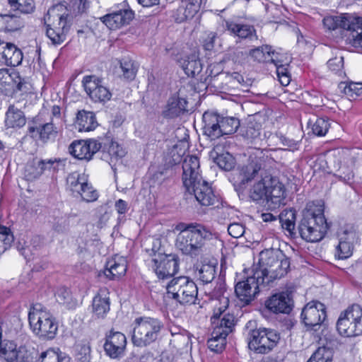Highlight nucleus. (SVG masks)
Wrapping results in <instances>:
<instances>
[{
	"mask_svg": "<svg viewBox=\"0 0 362 362\" xmlns=\"http://www.w3.org/2000/svg\"><path fill=\"white\" fill-rule=\"evenodd\" d=\"M269 176L263 175L260 165L251 163L240 169L233 185L239 196L246 193L255 202H266Z\"/></svg>",
	"mask_w": 362,
	"mask_h": 362,
	"instance_id": "obj_1",
	"label": "nucleus"
},
{
	"mask_svg": "<svg viewBox=\"0 0 362 362\" xmlns=\"http://www.w3.org/2000/svg\"><path fill=\"white\" fill-rule=\"evenodd\" d=\"M175 229L179 231L175 240L176 247L192 258L204 252L206 242L213 236L208 228L197 223H180Z\"/></svg>",
	"mask_w": 362,
	"mask_h": 362,
	"instance_id": "obj_2",
	"label": "nucleus"
},
{
	"mask_svg": "<svg viewBox=\"0 0 362 362\" xmlns=\"http://www.w3.org/2000/svg\"><path fill=\"white\" fill-rule=\"evenodd\" d=\"M256 277L261 283L269 285L273 281L284 277L290 267L289 259L275 250H266L259 253L258 265H254Z\"/></svg>",
	"mask_w": 362,
	"mask_h": 362,
	"instance_id": "obj_3",
	"label": "nucleus"
},
{
	"mask_svg": "<svg viewBox=\"0 0 362 362\" xmlns=\"http://www.w3.org/2000/svg\"><path fill=\"white\" fill-rule=\"evenodd\" d=\"M327 230L328 224L324 215L322 202L309 203L298 225L300 237L307 242H318L324 238Z\"/></svg>",
	"mask_w": 362,
	"mask_h": 362,
	"instance_id": "obj_4",
	"label": "nucleus"
},
{
	"mask_svg": "<svg viewBox=\"0 0 362 362\" xmlns=\"http://www.w3.org/2000/svg\"><path fill=\"white\" fill-rule=\"evenodd\" d=\"M29 325L33 333L43 339H53L58 331V323L52 314L42 305H33L28 313Z\"/></svg>",
	"mask_w": 362,
	"mask_h": 362,
	"instance_id": "obj_5",
	"label": "nucleus"
},
{
	"mask_svg": "<svg viewBox=\"0 0 362 362\" xmlns=\"http://www.w3.org/2000/svg\"><path fill=\"white\" fill-rule=\"evenodd\" d=\"M245 334L250 349L258 354L269 352L279 340L276 332L266 328H257L255 321H249L246 324Z\"/></svg>",
	"mask_w": 362,
	"mask_h": 362,
	"instance_id": "obj_6",
	"label": "nucleus"
},
{
	"mask_svg": "<svg viewBox=\"0 0 362 362\" xmlns=\"http://www.w3.org/2000/svg\"><path fill=\"white\" fill-rule=\"evenodd\" d=\"M163 327V324L158 318L150 317L136 318L132 334L133 344L139 347L150 345L158 339Z\"/></svg>",
	"mask_w": 362,
	"mask_h": 362,
	"instance_id": "obj_7",
	"label": "nucleus"
},
{
	"mask_svg": "<svg viewBox=\"0 0 362 362\" xmlns=\"http://www.w3.org/2000/svg\"><path fill=\"white\" fill-rule=\"evenodd\" d=\"M62 6H54L48 10L46 16V35L54 45H59L66 38L70 25L68 23V14L59 13Z\"/></svg>",
	"mask_w": 362,
	"mask_h": 362,
	"instance_id": "obj_8",
	"label": "nucleus"
},
{
	"mask_svg": "<svg viewBox=\"0 0 362 362\" xmlns=\"http://www.w3.org/2000/svg\"><path fill=\"white\" fill-rule=\"evenodd\" d=\"M166 289L169 296L182 305L194 303L198 293L195 283L184 276L173 279Z\"/></svg>",
	"mask_w": 362,
	"mask_h": 362,
	"instance_id": "obj_9",
	"label": "nucleus"
},
{
	"mask_svg": "<svg viewBox=\"0 0 362 362\" xmlns=\"http://www.w3.org/2000/svg\"><path fill=\"white\" fill-rule=\"evenodd\" d=\"M337 329L341 335L354 337L362 334V308L353 305L341 313L337 323Z\"/></svg>",
	"mask_w": 362,
	"mask_h": 362,
	"instance_id": "obj_10",
	"label": "nucleus"
},
{
	"mask_svg": "<svg viewBox=\"0 0 362 362\" xmlns=\"http://www.w3.org/2000/svg\"><path fill=\"white\" fill-rule=\"evenodd\" d=\"M338 239L334 252V257L337 259H346L352 255L359 234L354 226H346L338 231Z\"/></svg>",
	"mask_w": 362,
	"mask_h": 362,
	"instance_id": "obj_11",
	"label": "nucleus"
},
{
	"mask_svg": "<svg viewBox=\"0 0 362 362\" xmlns=\"http://www.w3.org/2000/svg\"><path fill=\"white\" fill-rule=\"evenodd\" d=\"M30 84L22 78L19 73L8 69H0V91L6 95H12L17 91L27 93Z\"/></svg>",
	"mask_w": 362,
	"mask_h": 362,
	"instance_id": "obj_12",
	"label": "nucleus"
},
{
	"mask_svg": "<svg viewBox=\"0 0 362 362\" xmlns=\"http://www.w3.org/2000/svg\"><path fill=\"white\" fill-rule=\"evenodd\" d=\"M249 272L246 279L239 281L235 287L237 297L246 304L250 303L259 293V286L264 285L261 283V279L256 277V272L253 267L247 272Z\"/></svg>",
	"mask_w": 362,
	"mask_h": 362,
	"instance_id": "obj_13",
	"label": "nucleus"
},
{
	"mask_svg": "<svg viewBox=\"0 0 362 362\" xmlns=\"http://www.w3.org/2000/svg\"><path fill=\"white\" fill-rule=\"evenodd\" d=\"M151 262V267L159 279L171 277L179 269V257L175 254L158 255Z\"/></svg>",
	"mask_w": 362,
	"mask_h": 362,
	"instance_id": "obj_14",
	"label": "nucleus"
},
{
	"mask_svg": "<svg viewBox=\"0 0 362 362\" xmlns=\"http://www.w3.org/2000/svg\"><path fill=\"white\" fill-rule=\"evenodd\" d=\"M333 163V167L337 170L336 175L346 183L349 184L353 180L354 160L349 157V151H335L329 158Z\"/></svg>",
	"mask_w": 362,
	"mask_h": 362,
	"instance_id": "obj_15",
	"label": "nucleus"
},
{
	"mask_svg": "<svg viewBox=\"0 0 362 362\" xmlns=\"http://www.w3.org/2000/svg\"><path fill=\"white\" fill-rule=\"evenodd\" d=\"M301 316L306 327L317 330L326 318L324 304L311 301L303 309Z\"/></svg>",
	"mask_w": 362,
	"mask_h": 362,
	"instance_id": "obj_16",
	"label": "nucleus"
},
{
	"mask_svg": "<svg viewBox=\"0 0 362 362\" xmlns=\"http://www.w3.org/2000/svg\"><path fill=\"white\" fill-rule=\"evenodd\" d=\"M82 83L86 93L93 101L105 102L111 98L110 91L103 85L102 81L98 76H86Z\"/></svg>",
	"mask_w": 362,
	"mask_h": 362,
	"instance_id": "obj_17",
	"label": "nucleus"
},
{
	"mask_svg": "<svg viewBox=\"0 0 362 362\" xmlns=\"http://www.w3.org/2000/svg\"><path fill=\"white\" fill-rule=\"evenodd\" d=\"M102 148V144L96 139L78 140L69 146V153L78 160H90L93 156Z\"/></svg>",
	"mask_w": 362,
	"mask_h": 362,
	"instance_id": "obj_18",
	"label": "nucleus"
},
{
	"mask_svg": "<svg viewBox=\"0 0 362 362\" xmlns=\"http://www.w3.org/2000/svg\"><path fill=\"white\" fill-rule=\"evenodd\" d=\"M62 128L49 121L37 125H29L28 134L35 140L47 144L55 141Z\"/></svg>",
	"mask_w": 362,
	"mask_h": 362,
	"instance_id": "obj_19",
	"label": "nucleus"
},
{
	"mask_svg": "<svg viewBox=\"0 0 362 362\" xmlns=\"http://www.w3.org/2000/svg\"><path fill=\"white\" fill-rule=\"evenodd\" d=\"M0 356L6 362H30L31 353L25 346H18L13 341H7L0 348Z\"/></svg>",
	"mask_w": 362,
	"mask_h": 362,
	"instance_id": "obj_20",
	"label": "nucleus"
},
{
	"mask_svg": "<svg viewBox=\"0 0 362 362\" xmlns=\"http://www.w3.org/2000/svg\"><path fill=\"white\" fill-rule=\"evenodd\" d=\"M199 167L198 157L188 155L184 158L182 174V182L184 187H191L193 183L202 179Z\"/></svg>",
	"mask_w": 362,
	"mask_h": 362,
	"instance_id": "obj_21",
	"label": "nucleus"
},
{
	"mask_svg": "<svg viewBox=\"0 0 362 362\" xmlns=\"http://www.w3.org/2000/svg\"><path fill=\"white\" fill-rule=\"evenodd\" d=\"M191 195H194L196 200L203 206L213 205L216 201V196L209 184L202 179L192 185L191 187H185Z\"/></svg>",
	"mask_w": 362,
	"mask_h": 362,
	"instance_id": "obj_22",
	"label": "nucleus"
},
{
	"mask_svg": "<svg viewBox=\"0 0 362 362\" xmlns=\"http://www.w3.org/2000/svg\"><path fill=\"white\" fill-rule=\"evenodd\" d=\"M127 339L124 334L119 332H111L106 337L104 349L107 355L112 358H117L124 354Z\"/></svg>",
	"mask_w": 362,
	"mask_h": 362,
	"instance_id": "obj_23",
	"label": "nucleus"
},
{
	"mask_svg": "<svg viewBox=\"0 0 362 362\" xmlns=\"http://www.w3.org/2000/svg\"><path fill=\"white\" fill-rule=\"evenodd\" d=\"M346 23L344 35L346 43L362 49V18L350 16Z\"/></svg>",
	"mask_w": 362,
	"mask_h": 362,
	"instance_id": "obj_24",
	"label": "nucleus"
},
{
	"mask_svg": "<svg viewBox=\"0 0 362 362\" xmlns=\"http://www.w3.org/2000/svg\"><path fill=\"white\" fill-rule=\"evenodd\" d=\"M133 18L134 12L132 10L124 9L107 14L100 18V20L110 30H116L129 24Z\"/></svg>",
	"mask_w": 362,
	"mask_h": 362,
	"instance_id": "obj_25",
	"label": "nucleus"
},
{
	"mask_svg": "<svg viewBox=\"0 0 362 362\" xmlns=\"http://www.w3.org/2000/svg\"><path fill=\"white\" fill-rule=\"evenodd\" d=\"M285 198V189L284 185L276 178L269 176V182L266 198V203L269 208L276 209L279 207Z\"/></svg>",
	"mask_w": 362,
	"mask_h": 362,
	"instance_id": "obj_26",
	"label": "nucleus"
},
{
	"mask_svg": "<svg viewBox=\"0 0 362 362\" xmlns=\"http://www.w3.org/2000/svg\"><path fill=\"white\" fill-rule=\"evenodd\" d=\"M266 307L274 313H289L292 302L289 294L286 292L272 296L265 303Z\"/></svg>",
	"mask_w": 362,
	"mask_h": 362,
	"instance_id": "obj_27",
	"label": "nucleus"
},
{
	"mask_svg": "<svg viewBox=\"0 0 362 362\" xmlns=\"http://www.w3.org/2000/svg\"><path fill=\"white\" fill-rule=\"evenodd\" d=\"M127 269V259L124 257L116 255L106 262L104 274L110 280H115L124 276Z\"/></svg>",
	"mask_w": 362,
	"mask_h": 362,
	"instance_id": "obj_28",
	"label": "nucleus"
},
{
	"mask_svg": "<svg viewBox=\"0 0 362 362\" xmlns=\"http://www.w3.org/2000/svg\"><path fill=\"white\" fill-rule=\"evenodd\" d=\"M23 53L14 44L6 42L0 52V63L10 66H16L21 64Z\"/></svg>",
	"mask_w": 362,
	"mask_h": 362,
	"instance_id": "obj_29",
	"label": "nucleus"
},
{
	"mask_svg": "<svg viewBox=\"0 0 362 362\" xmlns=\"http://www.w3.org/2000/svg\"><path fill=\"white\" fill-rule=\"evenodd\" d=\"M243 135L249 143L254 145L255 148H259L264 139V136L261 134V124L256 121L255 117L247 122L245 129L243 131Z\"/></svg>",
	"mask_w": 362,
	"mask_h": 362,
	"instance_id": "obj_30",
	"label": "nucleus"
},
{
	"mask_svg": "<svg viewBox=\"0 0 362 362\" xmlns=\"http://www.w3.org/2000/svg\"><path fill=\"white\" fill-rule=\"evenodd\" d=\"M211 324L215 336L228 335L233 332L235 326V317L233 314L227 313L218 318H211Z\"/></svg>",
	"mask_w": 362,
	"mask_h": 362,
	"instance_id": "obj_31",
	"label": "nucleus"
},
{
	"mask_svg": "<svg viewBox=\"0 0 362 362\" xmlns=\"http://www.w3.org/2000/svg\"><path fill=\"white\" fill-rule=\"evenodd\" d=\"M179 63L188 76L194 77L202 70V64L199 58V54L196 52L184 56L180 59Z\"/></svg>",
	"mask_w": 362,
	"mask_h": 362,
	"instance_id": "obj_32",
	"label": "nucleus"
},
{
	"mask_svg": "<svg viewBox=\"0 0 362 362\" xmlns=\"http://www.w3.org/2000/svg\"><path fill=\"white\" fill-rule=\"evenodd\" d=\"M204 126V134L211 140L219 138L222 136L219 117L216 115L204 113L203 115Z\"/></svg>",
	"mask_w": 362,
	"mask_h": 362,
	"instance_id": "obj_33",
	"label": "nucleus"
},
{
	"mask_svg": "<svg viewBox=\"0 0 362 362\" xmlns=\"http://www.w3.org/2000/svg\"><path fill=\"white\" fill-rule=\"evenodd\" d=\"M92 310L98 318H104L110 311V298L105 291H100L93 299Z\"/></svg>",
	"mask_w": 362,
	"mask_h": 362,
	"instance_id": "obj_34",
	"label": "nucleus"
},
{
	"mask_svg": "<svg viewBox=\"0 0 362 362\" xmlns=\"http://www.w3.org/2000/svg\"><path fill=\"white\" fill-rule=\"evenodd\" d=\"M226 29L233 35L243 39H252L255 37L256 30L252 25L243 23H237L233 21L226 22Z\"/></svg>",
	"mask_w": 362,
	"mask_h": 362,
	"instance_id": "obj_35",
	"label": "nucleus"
},
{
	"mask_svg": "<svg viewBox=\"0 0 362 362\" xmlns=\"http://www.w3.org/2000/svg\"><path fill=\"white\" fill-rule=\"evenodd\" d=\"M26 123V119L23 111L13 105H9L5 118V125L7 128H21Z\"/></svg>",
	"mask_w": 362,
	"mask_h": 362,
	"instance_id": "obj_36",
	"label": "nucleus"
},
{
	"mask_svg": "<svg viewBox=\"0 0 362 362\" xmlns=\"http://www.w3.org/2000/svg\"><path fill=\"white\" fill-rule=\"evenodd\" d=\"M76 122L79 132L93 131L98 125L95 114L86 110L78 111Z\"/></svg>",
	"mask_w": 362,
	"mask_h": 362,
	"instance_id": "obj_37",
	"label": "nucleus"
},
{
	"mask_svg": "<svg viewBox=\"0 0 362 362\" xmlns=\"http://www.w3.org/2000/svg\"><path fill=\"white\" fill-rule=\"evenodd\" d=\"M187 102L185 99L179 97H172L169 99L164 111L165 117L173 118L179 116L187 110Z\"/></svg>",
	"mask_w": 362,
	"mask_h": 362,
	"instance_id": "obj_38",
	"label": "nucleus"
},
{
	"mask_svg": "<svg viewBox=\"0 0 362 362\" xmlns=\"http://www.w3.org/2000/svg\"><path fill=\"white\" fill-rule=\"evenodd\" d=\"M88 181V176L85 173H81L75 171L66 177V185L68 188L73 192L77 194L83 189L84 184Z\"/></svg>",
	"mask_w": 362,
	"mask_h": 362,
	"instance_id": "obj_39",
	"label": "nucleus"
},
{
	"mask_svg": "<svg viewBox=\"0 0 362 362\" xmlns=\"http://www.w3.org/2000/svg\"><path fill=\"white\" fill-rule=\"evenodd\" d=\"M41 362H71V358L59 348H50L41 353Z\"/></svg>",
	"mask_w": 362,
	"mask_h": 362,
	"instance_id": "obj_40",
	"label": "nucleus"
},
{
	"mask_svg": "<svg viewBox=\"0 0 362 362\" xmlns=\"http://www.w3.org/2000/svg\"><path fill=\"white\" fill-rule=\"evenodd\" d=\"M119 64L122 76L125 79L133 80L138 71V66L135 62L129 57H124L119 62Z\"/></svg>",
	"mask_w": 362,
	"mask_h": 362,
	"instance_id": "obj_41",
	"label": "nucleus"
},
{
	"mask_svg": "<svg viewBox=\"0 0 362 362\" xmlns=\"http://www.w3.org/2000/svg\"><path fill=\"white\" fill-rule=\"evenodd\" d=\"M220 149L219 146H216L214 148V153H216L215 162L222 169L225 170H230L235 165L233 157L228 153H218Z\"/></svg>",
	"mask_w": 362,
	"mask_h": 362,
	"instance_id": "obj_42",
	"label": "nucleus"
},
{
	"mask_svg": "<svg viewBox=\"0 0 362 362\" xmlns=\"http://www.w3.org/2000/svg\"><path fill=\"white\" fill-rule=\"evenodd\" d=\"M42 175V167L40 165L38 158H34L28 162L24 171V176L27 180L33 181L38 179Z\"/></svg>",
	"mask_w": 362,
	"mask_h": 362,
	"instance_id": "obj_43",
	"label": "nucleus"
},
{
	"mask_svg": "<svg viewBox=\"0 0 362 362\" xmlns=\"http://www.w3.org/2000/svg\"><path fill=\"white\" fill-rule=\"evenodd\" d=\"M339 88L350 99H356V97L362 95L361 82H341L339 84Z\"/></svg>",
	"mask_w": 362,
	"mask_h": 362,
	"instance_id": "obj_44",
	"label": "nucleus"
},
{
	"mask_svg": "<svg viewBox=\"0 0 362 362\" xmlns=\"http://www.w3.org/2000/svg\"><path fill=\"white\" fill-rule=\"evenodd\" d=\"M57 300L69 309H73L77 305V301L74 299L70 291L65 288L62 287L58 289L56 294Z\"/></svg>",
	"mask_w": 362,
	"mask_h": 362,
	"instance_id": "obj_45",
	"label": "nucleus"
},
{
	"mask_svg": "<svg viewBox=\"0 0 362 362\" xmlns=\"http://www.w3.org/2000/svg\"><path fill=\"white\" fill-rule=\"evenodd\" d=\"M349 16H326L323 19V25L329 30H334L339 28L345 30L347 25L346 23L349 20Z\"/></svg>",
	"mask_w": 362,
	"mask_h": 362,
	"instance_id": "obj_46",
	"label": "nucleus"
},
{
	"mask_svg": "<svg viewBox=\"0 0 362 362\" xmlns=\"http://www.w3.org/2000/svg\"><path fill=\"white\" fill-rule=\"evenodd\" d=\"M219 124L222 136L235 133L240 126L239 120L235 117L219 118Z\"/></svg>",
	"mask_w": 362,
	"mask_h": 362,
	"instance_id": "obj_47",
	"label": "nucleus"
},
{
	"mask_svg": "<svg viewBox=\"0 0 362 362\" xmlns=\"http://www.w3.org/2000/svg\"><path fill=\"white\" fill-rule=\"evenodd\" d=\"M333 351L331 349L319 347L307 362H332Z\"/></svg>",
	"mask_w": 362,
	"mask_h": 362,
	"instance_id": "obj_48",
	"label": "nucleus"
},
{
	"mask_svg": "<svg viewBox=\"0 0 362 362\" xmlns=\"http://www.w3.org/2000/svg\"><path fill=\"white\" fill-rule=\"evenodd\" d=\"M13 240L14 237L11 229L0 225V255L10 247Z\"/></svg>",
	"mask_w": 362,
	"mask_h": 362,
	"instance_id": "obj_49",
	"label": "nucleus"
},
{
	"mask_svg": "<svg viewBox=\"0 0 362 362\" xmlns=\"http://www.w3.org/2000/svg\"><path fill=\"white\" fill-rule=\"evenodd\" d=\"M3 18L6 30L8 32L18 31L25 25L23 19L16 15H5Z\"/></svg>",
	"mask_w": 362,
	"mask_h": 362,
	"instance_id": "obj_50",
	"label": "nucleus"
},
{
	"mask_svg": "<svg viewBox=\"0 0 362 362\" xmlns=\"http://www.w3.org/2000/svg\"><path fill=\"white\" fill-rule=\"evenodd\" d=\"M215 267L209 264H204L198 269L197 276L204 284H209L215 277Z\"/></svg>",
	"mask_w": 362,
	"mask_h": 362,
	"instance_id": "obj_51",
	"label": "nucleus"
},
{
	"mask_svg": "<svg viewBox=\"0 0 362 362\" xmlns=\"http://www.w3.org/2000/svg\"><path fill=\"white\" fill-rule=\"evenodd\" d=\"M52 229L57 233H65L70 228V216L66 214L55 216Z\"/></svg>",
	"mask_w": 362,
	"mask_h": 362,
	"instance_id": "obj_52",
	"label": "nucleus"
},
{
	"mask_svg": "<svg viewBox=\"0 0 362 362\" xmlns=\"http://www.w3.org/2000/svg\"><path fill=\"white\" fill-rule=\"evenodd\" d=\"M280 223L284 229L289 233H293L295 229L296 214L293 211L289 210L281 213L279 216Z\"/></svg>",
	"mask_w": 362,
	"mask_h": 362,
	"instance_id": "obj_53",
	"label": "nucleus"
},
{
	"mask_svg": "<svg viewBox=\"0 0 362 362\" xmlns=\"http://www.w3.org/2000/svg\"><path fill=\"white\" fill-rule=\"evenodd\" d=\"M227 335L221 334L215 336L214 331H212L211 338L208 340V347L214 352L221 351L226 344Z\"/></svg>",
	"mask_w": 362,
	"mask_h": 362,
	"instance_id": "obj_54",
	"label": "nucleus"
},
{
	"mask_svg": "<svg viewBox=\"0 0 362 362\" xmlns=\"http://www.w3.org/2000/svg\"><path fill=\"white\" fill-rule=\"evenodd\" d=\"M76 194L80 195L83 200L87 202H94L98 197V192L88 182V180L84 184L83 189L77 192Z\"/></svg>",
	"mask_w": 362,
	"mask_h": 362,
	"instance_id": "obj_55",
	"label": "nucleus"
},
{
	"mask_svg": "<svg viewBox=\"0 0 362 362\" xmlns=\"http://www.w3.org/2000/svg\"><path fill=\"white\" fill-rule=\"evenodd\" d=\"M270 48L268 45L261 46L251 49L249 54L255 61L268 63L267 55L269 54Z\"/></svg>",
	"mask_w": 362,
	"mask_h": 362,
	"instance_id": "obj_56",
	"label": "nucleus"
},
{
	"mask_svg": "<svg viewBox=\"0 0 362 362\" xmlns=\"http://www.w3.org/2000/svg\"><path fill=\"white\" fill-rule=\"evenodd\" d=\"M207 0H184L182 5L187 11L189 16L194 17L201 9L202 5H205Z\"/></svg>",
	"mask_w": 362,
	"mask_h": 362,
	"instance_id": "obj_57",
	"label": "nucleus"
},
{
	"mask_svg": "<svg viewBox=\"0 0 362 362\" xmlns=\"http://www.w3.org/2000/svg\"><path fill=\"white\" fill-rule=\"evenodd\" d=\"M76 351L77 358L81 362H88L89 361L90 346L88 342L82 341L76 344Z\"/></svg>",
	"mask_w": 362,
	"mask_h": 362,
	"instance_id": "obj_58",
	"label": "nucleus"
},
{
	"mask_svg": "<svg viewBox=\"0 0 362 362\" xmlns=\"http://www.w3.org/2000/svg\"><path fill=\"white\" fill-rule=\"evenodd\" d=\"M329 127L328 120L325 118H317L312 126V131L316 136H322L326 134Z\"/></svg>",
	"mask_w": 362,
	"mask_h": 362,
	"instance_id": "obj_59",
	"label": "nucleus"
},
{
	"mask_svg": "<svg viewBox=\"0 0 362 362\" xmlns=\"http://www.w3.org/2000/svg\"><path fill=\"white\" fill-rule=\"evenodd\" d=\"M327 66L331 71L341 74L344 67V57L339 52L334 58L327 62Z\"/></svg>",
	"mask_w": 362,
	"mask_h": 362,
	"instance_id": "obj_60",
	"label": "nucleus"
},
{
	"mask_svg": "<svg viewBox=\"0 0 362 362\" xmlns=\"http://www.w3.org/2000/svg\"><path fill=\"white\" fill-rule=\"evenodd\" d=\"M107 153L110 157V161L113 162L119 158L124 156L125 151L116 142H111L107 148Z\"/></svg>",
	"mask_w": 362,
	"mask_h": 362,
	"instance_id": "obj_61",
	"label": "nucleus"
},
{
	"mask_svg": "<svg viewBox=\"0 0 362 362\" xmlns=\"http://www.w3.org/2000/svg\"><path fill=\"white\" fill-rule=\"evenodd\" d=\"M267 56L268 63H272L276 66L283 63H288V59L287 56L285 54H281L279 52L272 50V47L270 48V51Z\"/></svg>",
	"mask_w": 362,
	"mask_h": 362,
	"instance_id": "obj_62",
	"label": "nucleus"
},
{
	"mask_svg": "<svg viewBox=\"0 0 362 362\" xmlns=\"http://www.w3.org/2000/svg\"><path fill=\"white\" fill-rule=\"evenodd\" d=\"M40 167H42V174L46 172H55L58 169L59 160L56 158L42 160L39 159Z\"/></svg>",
	"mask_w": 362,
	"mask_h": 362,
	"instance_id": "obj_63",
	"label": "nucleus"
},
{
	"mask_svg": "<svg viewBox=\"0 0 362 362\" xmlns=\"http://www.w3.org/2000/svg\"><path fill=\"white\" fill-rule=\"evenodd\" d=\"M229 300L228 298L221 297L218 300V305H216L214 309V314L211 318H218L226 315V310L228 307Z\"/></svg>",
	"mask_w": 362,
	"mask_h": 362,
	"instance_id": "obj_64",
	"label": "nucleus"
}]
</instances>
